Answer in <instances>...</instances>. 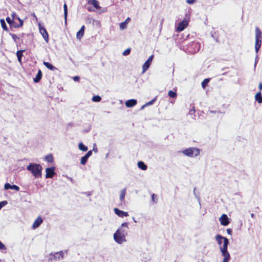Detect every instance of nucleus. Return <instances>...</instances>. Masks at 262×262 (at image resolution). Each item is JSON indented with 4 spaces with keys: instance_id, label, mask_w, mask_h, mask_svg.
Listing matches in <instances>:
<instances>
[{
    "instance_id": "obj_28",
    "label": "nucleus",
    "mask_w": 262,
    "mask_h": 262,
    "mask_svg": "<svg viewBox=\"0 0 262 262\" xmlns=\"http://www.w3.org/2000/svg\"><path fill=\"white\" fill-rule=\"evenodd\" d=\"M24 51L25 50H19V51H17V52L16 53L17 59L19 62H21V58H22V56H23V53L24 52Z\"/></svg>"
},
{
    "instance_id": "obj_47",
    "label": "nucleus",
    "mask_w": 262,
    "mask_h": 262,
    "mask_svg": "<svg viewBox=\"0 0 262 262\" xmlns=\"http://www.w3.org/2000/svg\"><path fill=\"white\" fill-rule=\"evenodd\" d=\"M122 226H125L126 227H127L128 223H124L122 224Z\"/></svg>"
},
{
    "instance_id": "obj_8",
    "label": "nucleus",
    "mask_w": 262,
    "mask_h": 262,
    "mask_svg": "<svg viewBox=\"0 0 262 262\" xmlns=\"http://www.w3.org/2000/svg\"><path fill=\"white\" fill-rule=\"evenodd\" d=\"M39 29L40 34L42 35L44 39L48 42L49 40V35L45 28L39 24Z\"/></svg>"
},
{
    "instance_id": "obj_24",
    "label": "nucleus",
    "mask_w": 262,
    "mask_h": 262,
    "mask_svg": "<svg viewBox=\"0 0 262 262\" xmlns=\"http://www.w3.org/2000/svg\"><path fill=\"white\" fill-rule=\"evenodd\" d=\"M168 95L170 98H176L177 96V89H175L174 91H169L168 93Z\"/></svg>"
},
{
    "instance_id": "obj_5",
    "label": "nucleus",
    "mask_w": 262,
    "mask_h": 262,
    "mask_svg": "<svg viewBox=\"0 0 262 262\" xmlns=\"http://www.w3.org/2000/svg\"><path fill=\"white\" fill-rule=\"evenodd\" d=\"M11 17L14 20V25L13 28H19L23 26L24 20L20 18L18 15L15 12H13L11 14Z\"/></svg>"
},
{
    "instance_id": "obj_34",
    "label": "nucleus",
    "mask_w": 262,
    "mask_h": 262,
    "mask_svg": "<svg viewBox=\"0 0 262 262\" xmlns=\"http://www.w3.org/2000/svg\"><path fill=\"white\" fill-rule=\"evenodd\" d=\"M10 35L12 37L13 40L16 42H18L19 40V37H18L16 34L10 33Z\"/></svg>"
},
{
    "instance_id": "obj_20",
    "label": "nucleus",
    "mask_w": 262,
    "mask_h": 262,
    "mask_svg": "<svg viewBox=\"0 0 262 262\" xmlns=\"http://www.w3.org/2000/svg\"><path fill=\"white\" fill-rule=\"evenodd\" d=\"M262 41L261 40L255 39V49L256 53H257L261 47Z\"/></svg>"
},
{
    "instance_id": "obj_14",
    "label": "nucleus",
    "mask_w": 262,
    "mask_h": 262,
    "mask_svg": "<svg viewBox=\"0 0 262 262\" xmlns=\"http://www.w3.org/2000/svg\"><path fill=\"white\" fill-rule=\"evenodd\" d=\"M85 26H82L80 29L76 33V37L77 39L80 40L83 37L84 33Z\"/></svg>"
},
{
    "instance_id": "obj_41",
    "label": "nucleus",
    "mask_w": 262,
    "mask_h": 262,
    "mask_svg": "<svg viewBox=\"0 0 262 262\" xmlns=\"http://www.w3.org/2000/svg\"><path fill=\"white\" fill-rule=\"evenodd\" d=\"M196 0H187L186 3L189 4H192L194 3Z\"/></svg>"
},
{
    "instance_id": "obj_38",
    "label": "nucleus",
    "mask_w": 262,
    "mask_h": 262,
    "mask_svg": "<svg viewBox=\"0 0 262 262\" xmlns=\"http://www.w3.org/2000/svg\"><path fill=\"white\" fill-rule=\"evenodd\" d=\"M131 49L130 48H127L122 53L123 55L124 56H127L129 55L130 53Z\"/></svg>"
},
{
    "instance_id": "obj_30",
    "label": "nucleus",
    "mask_w": 262,
    "mask_h": 262,
    "mask_svg": "<svg viewBox=\"0 0 262 262\" xmlns=\"http://www.w3.org/2000/svg\"><path fill=\"white\" fill-rule=\"evenodd\" d=\"M157 96L155 97L153 99H152L151 101L147 102L146 104H145L144 105H143L142 107H141V109H143L144 107H145V106H148V105H151L152 104H154L155 103V102L157 100Z\"/></svg>"
},
{
    "instance_id": "obj_11",
    "label": "nucleus",
    "mask_w": 262,
    "mask_h": 262,
    "mask_svg": "<svg viewBox=\"0 0 262 262\" xmlns=\"http://www.w3.org/2000/svg\"><path fill=\"white\" fill-rule=\"evenodd\" d=\"M114 210L115 214H116L119 217H123L124 216H128V212L119 210L118 208H114Z\"/></svg>"
},
{
    "instance_id": "obj_1",
    "label": "nucleus",
    "mask_w": 262,
    "mask_h": 262,
    "mask_svg": "<svg viewBox=\"0 0 262 262\" xmlns=\"http://www.w3.org/2000/svg\"><path fill=\"white\" fill-rule=\"evenodd\" d=\"M215 239L219 245H221L222 241H223V246H220V250L224 256L223 262H229V259L230 258L229 253L228 252L227 247L229 244V240L227 238L223 237L222 235L218 234L215 236Z\"/></svg>"
},
{
    "instance_id": "obj_13",
    "label": "nucleus",
    "mask_w": 262,
    "mask_h": 262,
    "mask_svg": "<svg viewBox=\"0 0 262 262\" xmlns=\"http://www.w3.org/2000/svg\"><path fill=\"white\" fill-rule=\"evenodd\" d=\"M4 188L5 189H14L16 191H19V187L15 185H11L9 183H6L4 186Z\"/></svg>"
},
{
    "instance_id": "obj_29",
    "label": "nucleus",
    "mask_w": 262,
    "mask_h": 262,
    "mask_svg": "<svg viewBox=\"0 0 262 262\" xmlns=\"http://www.w3.org/2000/svg\"><path fill=\"white\" fill-rule=\"evenodd\" d=\"M0 23H1V26H2V28L3 29V30L5 31H8L9 29L6 25V24L4 19H1Z\"/></svg>"
},
{
    "instance_id": "obj_36",
    "label": "nucleus",
    "mask_w": 262,
    "mask_h": 262,
    "mask_svg": "<svg viewBox=\"0 0 262 262\" xmlns=\"http://www.w3.org/2000/svg\"><path fill=\"white\" fill-rule=\"evenodd\" d=\"M101 97L98 95L94 96L92 98V100L94 102H99L101 101Z\"/></svg>"
},
{
    "instance_id": "obj_17",
    "label": "nucleus",
    "mask_w": 262,
    "mask_h": 262,
    "mask_svg": "<svg viewBox=\"0 0 262 262\" xmlns=\"http://www.w3.org/2000/svg\"><path fill=\"white\" fill-rule=\"evenodd\" d=\"M42 76V73L40 70H38V72L35 78H33V81L35 83H37L40 81Z\"/></svg>"
},
{
    "instance_id": "obj_15",
    "label": "nucleus",
    "mask_w": 262,
    "mask_h": 262,
    "mask_svg": "<svg viewBox=\"0 0 262 262\" xmlns=\"http://www.w3.org/2000/svg\"><path fill=\"white\" fill-rule=\"evenodd\" d=\"M137 100L135 99H129L125 102V105L127 107H132L137 104Z\"/></svg>"
},
{
    "instance_id": "obj_3",
    "label": "nucleus",
    "mask_w": 262,
    "mask_h": 262,
    "mask_svg": "<svg viewBox=\"0 0 262 262\" xmlns=\"http://www.w3.org/2000/svg\"><path fill=\"white\" fill-rule=\"evenodd\" d=\"M182 152L188 157H196L200 155V149L196 147H190L185 149Z\"/></svg>"
},
{
    "instance_id": "obj_31",
    "label": "nucleus",
    "mask_w": 262,
    "mask_h": 262,
    "mask_svg": "<svg viewBox=\"0 0 262 262\" xmlns=\"http://www.w3.org/2000/svg\"><path fill=\"white\" fill-rule=\"evenodd\" d=\"M63 9H64V16L65 23L67 24V16H68V8H67V5L66 4H64L63 5Z\"/></svg>"
},
{
    "instance_id": "obj_9",
    "label": "nucleus",
    "mask_w": 262,
    "mask_h": 262,
    "mask_svg": "<svg viewBox=\"0 0 262 262\" xmlns=\"http://www.w3.org/2000/svg\"><path fill=\"white\" fill-rule=\"evenodd\" d=\"M55 174V168L54 167H48L46 169V178H52L54 177Z\"/></svg>"
},
{
    "instance_id": "obj_21",
    "label": "nucleus",
    "mask_w": 262,
    "mask_h": 262,
    "mask_svg": "<svg viewBox=\"0 0 262 262\" xmlns=\"http://www.w3.org/2000/svg\"><path fill=\"white\" fill-rule=\"evenodd\" d=\"M255 99L258 103H262V96L261 92L259 91L255 94Z\"/></svg>"
},
{
    "instance_id": "obj_44",
    "label": "nucleus",
    "mask_w": 262,
    "mask_h": 262,
    "mask_svg": "<svg viewBox=\"0 0 262 262\" xmlns=\"http://www.w3.org/2000/svg\"><path fill=\"white\" fill-rule=\"evenodd\" d=\"M258 88L259 90V91L260 92L262 90V82H260L258 85Z\"/></svg>"
},
{
    "instance_id": "obj_48",
    "label": "nucleus",
    "mask_w": 262,
    "mask_h": 262,
    "mask_svg": "<svg viewBox=\"0 0 262 262\" xmlns=\"http://www.w3.org/2000/svg\"><path fill=\"white\" fill-rule=\"evenodd\" d=\"M191 46L193 47H196L198 46V44L196 43L193 42L191 44Z\"/></svg>"
},
{
    "instance_id": "obj_2",
    "label": "nucleus",
    "mask_w": 262,
    "mask_h": 262,
    "mask_svg": "<svg viewBox=\"0 0 262 262\" xmlns=\"http://www.w3.org/2000/svg\"><path fill=\"white\" fill-rule=\"evenodd\" d=\"M27 169L30 171L35 178L41 177V171L42 167L37 163H30L27 166Z\"/></svg>"
},
{
    "instance_id": "obj_22",
    "label": "nucleus",
    "mask_w": 262,
    "mask_h": 262,
    "mask_svg": "<svg viewBox=\"0 0 262 262\" xmlns=\"http://www.w3.org/2000/svg\"><path fill=\"white\" fill-rule=\"evenodd\" d=\"M43 64L46 68L50 70L53 71L56 69V68L54 66L48 62L43 61Z\"/></svg>"
},
{
    "instance_id": "obj_32",
    "label": "nucleus",
    "mask_w": 262,
    "mask_h": 262,
    "mask_svg": "<svg viewBox=\"0 0 262 262\" xmlns=\"http://www.w3.org/2000/svg\"><path fill=\"white\" fill-rule=\"evenodd\" d=\"M79 149L82 151H86L88 150L87 146H85L82 143H80L78 145Z\"/></svg>"
},
{
    "instance_id": "obj_37",
    "label": "nucleus",
    "mask_w": 262,
    "mask_h": 262,
    "mask_svg": "<svg viewBox=\"0 0 262 262\" xmlns=\"http://www.w3.org/2000/svg\"><path fill=\"white\" fill-rule=\"evenodd\" d=\"M88 159V158L86 157L85 156H84L81 158L80 163L82 165H84L86 163Z\"/></svg>"
},
{
    "instance_id": "obj_33",
    "label": "nucleus",
    "mask_w": 262,
    "mask_h": 262,
    "mask_svg": "<svg viewBox=\"0 0 262 262\" xmlns=\"http://www.w3.org/2000/svg\"><path fill=\"white\" fill-rule=\"evenodd\" d=\"M6 20L7 23L11 27L13 28V25H14V22L13 19H11L10 17H7L6 18Z\"/></svg>"
},
{
    "instance_id": "obj_26",
    "label": "nucleus",
    "mask_w": 262,
    "mask_h": 262,
    "mask_svg": "<svg viewBox=\"0 0 262 262\" xmlns=\"http://www.w3.org/2000/svg\"><path fill=\"white\" fill-rule=\"evenodd\" d=\"M126 195V188L123 189L120 192V200L121 201H124Z\"/></svg>"
},
{
    "instance_id": "obj_40",
    "label": "nucleus",
    "mask_w": 262,
    "mask_h": 262,
    "mask_svg": "<svg viewBox=\"0 0 262 262\" xmlns=\"http://www.w3.org/2000/svg\"><path fill=\"white\" fill-rule=\"evenodd\" d=\"M151 199H152V201H153V202L154 203H157V198L156 196V195L155 194H152V195H151Z\"/></svg>"
},
{
    "instance_id": "obj_10",
    "label": "nucleus",
    "mask_w": 262,
    "mask_h": 262,
    "mask_svg": "<svg viewBox=\"0 0 262 262\" xmlns=\"http://www.w3.org/2000/svg\"><path fill=\"white\" fill-rule=\"evenodd\" d=\"M220 223L223 226H227L229 224V219L227 215L225 214H223L219 219Z\"/></svg>"
},
{
    "instance_id": "obj_4",
    "label": "nucleus",
    "mask_w": 262,
    "mask_h": 262,
    "mask_svg": "<svg viewBox=\"0 0 262 262\" xmlns=\"http://www.w3.org/2000/svg\"><path fill=\"white\" fill-rule=\"evenodd\" d=\"M114 239L116 243L119 244L125 242V236L124 234V231H121L120 229H118L114 234Z\"/></svg>"
},
{
    "instance_id": "obj_16",
    "label": "nucleus",
    "mask_w": 262,
    "mask_h": 262,
    "mask_svg": "<svg viewBox=\"0 0 262 262\" xmlns=\"http://www.w3.org/2000/svg\"><path fill=\"white\" fill-rule=\"evenodd\" d=\"M54 258L55 260H59L63 258V252L61 251L60 252H56L53 254Z\"/></svg>"
},
{
    "instance_id": "obj_25",
    "label": "nucleus",
    "mask_w": 262,
    "mask_h": 262,
    "mask_svg": "<svg viewBox=\"0 0 262 262\" xmlns=\"http://www.w3.org/2000/svg\"><path fill=\"white\" fill-rule=\"evenodd\" d=\"M89 3L92 5L96 9L99 8V2L97 0H89Z\"/></svg>"
},
{
    "instance_id": "obj_27",
    "label": "nucleus",
    "mask_w": 262,
    "mask_h": 262,
    "mask_svg": "<svg viewBox=\"0 0 262 262\" xmlns=\"http://www.w3.org/2000/svg\"><path fill=\"white\" fill-rule=\"evenodd\" d=\"M45 159L46 161L49 163H52L54 161V158L52 154L47 155L45 157Z\"/></svg>"
},
{
    "instance_id": "obj_46",
    "label": "nucleus",
    "mask_w": 262,
    "mask_h": 262,
    "mask_svg": "<svg viewBox=\"0 0 262 262\" xmlns=\"http://www.w3.org/2000/svg\"><path fill=\"white\" fill-rule=\"evenodd\" d=\"M227 232L228 234H231L232 233V230L231 229H227Z\"/></svg>"
},
{
    "instance_id": "obj_43",
    "label": "nucleus",
    "mask_w": 262,
    "mask_h": 262,
    "mask_svg": "<svg viewBox=\"0 0 262 262\" xmlns=\"http://www.w3.org/2000/svg\"><path fill=\"white\" fill-rule=\"evenodd\" d=\"M5 248V245L0 241V249H3Z\"/></svg>"
},
{
    "instance_id": "obj_7",
    "label": "nucleus",
    "mask_w": 262,
    "mask_h": 262,
    "mask_svg": "<svg viewBox=\"0 0 262 262\" xmlns=\"http://www.w3.org/2000/svg\"><path fill=\"white\" fill-rule=\"evenodd\" d=\"M188 26V20L186 19L183 20L181 22L179 23L177 28V31L181 32L185 29Z\"/></svg>"
},
{
    "instance_id": "obj_42",
    "label": "nucleus",
    "mask_w": 262,
    "mask_h": 262,
    "mask_svg": "<svg viewBox=\"0 0 262 262\" xmlns=\"http://www.w3.org/2000/svg\"><path fill=\"white\" fill-rule=\"evenodd\" d=\"M92 155V151L89 150L86 154L85 156L88 157V158Z\"/></svg>"
},
{
    "instance_id": "obj_12",
    "label": "nucleus",
    "mask_w": 262,
    "mask_h": 262,
    "mask_svg": "<svg viewBox=\"0 0 262 262\" xmlns=\"http://www.w3.org/2000/svg\"><path fill=\"white\" fill-rule=\"evenodd\" d=\"M42 222V219L40 216L38 217L33 223L32 225V228L33 229L37 228L40 225Z\"/></svg>"
},
{
    "instance_id": "obj_23",
    "label": "nucleus",
    "mask_w": 262,
    "mask_h": 262,
    "mask_svg": "<svg viewBox=\"0 0 262 262\" xmlns=\"http://www.w3.org/2000/svg\"><path fill=\"white\" fill-rule=\"evenodd\" d=\"M138 166L143 170H145L147 169V166L142 161H139L138 162Z\"/></svg>"
},
{
    "instance_id": "obj_35",
    "label": "nucleus",
    "mask_w": 262,
    "mask_h": 262,
    "mask_svg": "<svg viewBox=\"0 0 262 262\" xmlns=\"http://www.w3.org/2000/svg\"><path fill=\"white\" fill-rule=\"evenodd\" d=\"M209 78H206L202 82L201 84L203 89L206 88V85H207V83L209 82Z\"/></svg>"
},
{
    "instance_id": "obj_39",
    "label": "nucleus",
    "mask_w": 262,
    "mask_h": 262,
    "mask_svg": "<svg viewBox=\"0 0 262 262\" xmlns=\"http://www.w3.org/2000/svg\"><path fill=\"white\" fill-rule=\"evenodd\" d=\"M7 204V201L0 202V209Z\"/></svg>"
},
{
    "instance_id": "obj_45",
    "label": "nucleus",
    "mask_w": 262,
    "mask_h": 262,
    "mask_svg": "<svg viewBox=\"0 0 262 262\" xmlns=\"http://www.w3.org/2000/svg\"><path fill=\"white\" fill-rule=\"evenodd\" d=\"M73 79L75 81H78L79 80V77H78V76H75V77H74Z\"/></svg>"
},
{
    "instance_id": "obj_6",
    "label": "nucleus",
    "mask_w": 262,
    "mask_h": 262,
    "mask_svg": "<svg viewBox=\"0 0 262 262\" xmlns=\"http://www.w3.org/2000/svg\"><path fill=\"white\" fill-rule=\"evenodd\" d=\"M154 58V55L150 56L142 66V73H145L149 68Z\"/></svg>"
},
{
    "instance_id": "obj_18",
    "label": "nucleus",
    "mask_w": 262,
    "mask_h": 262,
    "mask_svg": "<svg viewBox=\"0 0 262 262\" xmlns=\"http://www.w3.org/2000/svg\"><path fill=\"white\" fill-rule=\"evenodd\" d=\"M255 39H262V32L258 27L255 28Z\"/></svg>"
},
{
    "instance_id": "obj_19",
    "label": "nucleus",
    "mask_w": 262,
    "mask_h": 262,
    "mask_svg": "<svg viewBox=\"0 0 262 262\" xmlns=\"http://www.w3.org/2000/svg\"><path fill=\"white\" fill-rule=\"evenodd\" d=\"M130 20V18L129 17H127L124 22H122L120 24V28L121 30L125 29L127 27V24Z\"/></svg>"
}]
</instances>
